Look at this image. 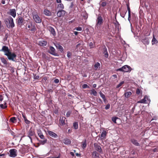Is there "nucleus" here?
Here are the masks:
<instances>
[{"instance_id":"nucleus-48","label":"nucleus","mask_w":158,"mask_h":158,"mask_svg":"<svg viewBox=\"0 0 158 158\" xmlns=\"http://www.w3.org/2000/svg\"><path fill=\"white\" fill-rule=\"evenodd\" d=\"M82 88L83 89H85L86 88H89V86H88L87 84H84L82 85Z\"/></svg>"},{"instance_id":"nucleus-28","label":"nucleus","mask_w":158,"mask_h":158,"mask_svg":"<svg viewBox=\"0 0 158 158\" xmlns=\"http://www.w3.org/2000/svg\"><path fill=\"white\" fill-rule=\"evenodd\" d=\"M63 142L65 144H69L71 143V141L69 139L66 138L64 140Z\"/></svg>"},{"instance_id":"nucleus-14","label":"nucleus","mask_w":158,"mask_h":158,"mask_svg":"<svg viewBox=\"0 0 158 158\" xmlns=\"http://www.w3.org/2000/svg\"><path fill=\"white\" fill-rule=\"evenodd\" d=\"M48 30L51 32L53 36L56 35V33L54 28L51 26H48L47 27Z\"/></svg>"},{"instance_id":"nucleus-32","label":"nucleus","mask_w":158,"mask_h":158,"mask_svg":"<svg viewBox=\"0 0 158 158\" xmlns=\"http://www.w3.org/2000/svg\"><path fill=\"white\" fill-rule=\"evenodd\" d=\"M38 134L39 137L41 139H44V135H43L41 131H38Z\"/></svg>"},{"instance_id":"nucleus-47","label":"nucleus","mask_w":158,"mask_h":158,"mask_svg":"<svg viewBox=\"0 0 158 158\" xmlns=\"http://www.w3.org/2000/svg\"><path fill=\"white\" fill-rule=\"evenodd\" d=\"M67 53V56L69 58H70L71 56H72V53L69 51Z\"/></svg>"},{"instance_id":"nucleus-57","label":"nucleus","mask_w":158,"mask_h":158,"mask_svg":"<svg viewBox=\"0 0 158 158\" xmlns=\"http://www.w3.org/2000/svg\"><path fill=\"white\" fill-rule=\"evenodd\" d=\"M89 46L91 48H93V43L92 42L90 43L89 44Z\"/></svg>"},{"instance_id":"nucleus-1","label":"nucleus","mask_w":158,"mask_h":158,"mask_svg":"<svg viewBox=\"0 0 158 158\" xmlns=\"http://www.w3.org/2000/svg\"><path fill=\"white\" fill-rule=\"evenodd\" d=\"M5 22L8 28H13L15 26L13 19L10 16L5 19Z\"/></svg>"},{"instance_id":"nucleus-40","label":"nucleus","mask_w":158,"mask_h":158,"mask_svg":"<svg viewBox=\"0 0 158 158\" xmlns=\"http://www.w3.org/2000/svg\"><path fill=\"white\" fill-rule=\"evenodd\" d=\"M99 4L103 7H104L107 5V4H106V2L104 1L102 2H100L99 3Z\"/></svg>"},{"instance_id":"nucleus-27","label":"nucleus","mask_w":158,"mask_h":158,"mask_svg":"<svg viewBox=\"0 0 158 158\" xmlns=\"http://www.w3.org/2000/svg\"><path fill=\"white\" fill-rule=\"evenodd\" d=\"M142 42L145 44H148L149 43V40L148 38H145L142 40Z\"/></svg>"},{"instance_id":"nucleus-50","label":"nucleus","mask_w":158,"mask_h":158,"mask_svg":"<svg viewBox=\"0 0 158 158\" xmlns=\"http://www.w3.org/2000/svg\"><path fill=\"white\" fill-rule=\"evenodd\" d=\"M74 30H76L77 31H81L82 30V28L81 27H78L75 28Z\"/></svg>"},{"instance_id":"nucleus-23","label":"nucleus","mask_w":158,"mask_h":158,"mask_svg":"<svg viewBox=\"0 0 158 158\" xmlns=\"http://www.w3.org/2000/svg\"><path fill=\"white\" fill-rule=\"evenodd\" d=\"M44 14L47 16H50L51 15V12L47 9L44 10Z\"/></svg>"},{"instance_id":"nucleus-59","label":"nucleus","mask_w":158,"mask_h":158,"mask_svg":"<svg viewBox=\"0 0 158 158\" xmlns=\"http://www.w3.org/2000/svg\"><path fill=\"white\" fill-rule=\"evenodd\" d=\"M73 2H72L71 3V5L69 7V8H72L73 6Z\"/></svg>"},{"instance_id":"nucleus-25","label":"nucleus","mask_w":158,"mask_h":158,"mask_svg":"<svg viewBox=\"0 0 158 158\" xmlns=\"http://www.w3.org/2000/svg\"><path fill=\"white\" fill-rule=\"evenodd\" d=\"M131 142L134 145L136 146H139V144L137 142V141L134 139H131Z\"/></svg>"},{"instance_id":"nucleus-17","label":"nucleus","mask_w":158,"mask_h":158,"mask_svg":"<svg viewBox=\"0 0 158 158\" xmlns=\"http://www.w3.org/2000/svg\"><path fill=\"white\" fill-rule=\"evenodd\" d=\"M55 45L56 47V48L58 49L61 52L63 53L64 52V49L63 47L61 46L60 44L59 43H56L55 44Z\"/></svg>"},{"instance_id":"nucleus-20","label":"nucleus","mask_w":158,"mask_h":158,"mask_svg":"<svg viewBox=\"0 0 158 158\" xmlns=\"http://www.w3.org/2000/svg\"><path fill=\"white\" fill-rule=\"evenodd\" d=\"M38 44L41 46H45L47 44V42L45 40H40L39 41Z\"/></svg>"},{"instance_id":"nucleus-34","label":"nucleus","mask_w":158,"mask_h":158,"mask_svg":"<svg viewBox=\"0 0 158 158\" xmlns=\"http://www.w3.org/2000/svg\"><path fill=\"white\" fill-rule=\"evenodd\" d=\"M0 59L2 63L4 64L5 65H7V62L5 58L3 57H1Z\"/></svg>"},{"instance_id":"nucleus-6","label":"nucleus","mask_w":158,"mask_h":158,"mask_svg":"<svg viewBox=\"0 0 158 158\" xmlns=\"http://www.w3.org/2000/svg\"><path fill=\"white\" fill-rule=\"evenodd\" d=\"M103 22V20L102 17L100 15H98L96 20L97 26L101 25L102 23Z\"/></svg>"},{"instance_id":"nucleus-24","label":"nucleus","mask_w":158,"mask_h":158,"mask_svg":"<svg viewBox=\"0 0 158 158\" xmlns=\"http://www.w3.org/2000/svg\"><path fill=\"white\" fill-rule=\"evenodd\" d=\"M127 10L126 9L122 10L121 11L120 13L121 16L122 17L124 18L125 16V15L127 13Z\"/></svg>"},{"instance_id":"nucleus-39","label":"nucleus","mask_w":158,"mask_h":158,"mask_svg":"<svg viewBox=\"0 0 158 158\" xmlns=\"http://www.w3.org/2000/svg\"><path fill=\"white\" fill-rule=\"evenodd\" d=\"M43 140L39 141L41 144L42 145H44L45 143L47 142V139H45L44 138V139H42Z\"/></svg>"},{"instance_id":"nucleus-11","label":"nucleus","mask_w":158,"mask_h":158,"mask_svg":"<svg viewBox=\"0 0 158 158\" xmlns=\"http://www.w3.org/2000/svg\"><path fill=\"white\" fill-rule=\"evenodd\" d=\"M35 134V131L32 129H30L27 135V136L30 139L31 141L32 142V139L31 136H33Z\"/></svg>"},{"instance_id":"nucleus-29","label":"nucleus","mask_w":158,"mask_h":158,"mask_svg":"<svg viewBox=\"0 0 158 158\" xmlns=\"http://www.w3.org/2000/svg\"><path fill=\"white\" fill-rule=\"evenodd\" d=\"M100 64L98 62H97L95 63V64L94 65V69L97 70H98V69L99 68V69L100 68Z\"/></svg>"},{"instance_id":"nucleus-51","label":"nucleus","mask_w":158,"mask_h":158,"mask_svg":"<svg viewBox=\"0 0 158 158\" xmlns=\"http://www.w3.org/2000/svg\"><path fill=\"white\" fill-rule=\"evenodd\" d=\"M140 93V90L139 89L137 88L136 90V93L137 94H139Z\"/></svg>"},{"instance_id":"nucleus-22","label":"nucleus","mask_w":158,"mask_h":158,"mask_svg":"<svg viewBox=\"0 0 158 158\" xmlns=\"http://www.w3.org/2000/svg\"><path fill=\"white\" fill-rule=\"evenodd\" d=\"M127 10H128V20L129 21V22H130L131 10H130V9L129 5H128V4H127Z\"/></svg>"},{"instance_id":"nucleus-62","label":"nucleus","mask_w":158,"mask_h":158,"mask_svg":"<svg viewBox=\"0 0 158 158\" xmlns=\"http://www.w3.org/2000/svg\"><path fill=\"white\" fill-rule=\"evenodd\" d=\"M22 116L23 118H25L26 117V116H25V114L24 113H22Z\"/></svg>"},{"instance_id":"nucleus-33","label":"nucleus","mask_w":158,"mask_h":158,"mask_svg":"<svg viewBox=\"0 0 158 158\" xmlns=\"http://www.w3.org/2000/svg\"><path fill=\"white\" fill-rule=\"evenodd\" d=\"M158 43V41L155 38L154 36L153 35V37L152 41V45L156 44Z\"/></svg>"},{"instance_id":"nucleus-43","label":"nucleus","mask_w":158,"mask_h":158,"mask_svg":"<svg viewBox=\"0 0 158 158\" xmlns=\"http://www.w3.org/2000/svg\"><path fill=\"white\" fill-rule=\"evenodd\" d=\"M118 119L119 120V118L116 117H113L112 118V121L115 123H116V121Z\"/></svg>"},{"instance_id":"nucleus-63","label":"nucleus","mask_w":158,"mask_h":158,"mask_svg":"<svg viewBox=\"0 0 158 158\" xmlns=\"http://www.w3.org/2000/svg\"><path fill=\"white\" fill-rule=\"evenodd\" d=\"M70 155H71L72 156H74V152H70Z\"/></svg>"},{"instance_id":"nucleus-61","label":"nucleus","mask_w":158,"mask_h":158,"mask_svg":"<svg viewBox=\"0 0 158 158\" xmlns=\"http://www.w3.org/2000/svg\"><path fill=\"white\" fill-rule=\"evenodd\" d=\"M157 119V117L156 116H154L153 118H152L151 121H152L153 120H156Z\"/></svg>"},{"instance_id":"nucleus-46","label":"nucleus","mask_w":158,"mask_h":158,"mask_svg":"<svg viewBox=\"0 0 158 158\" xmlns=\"http://www.w3.org/2000/svg\"><path fill=\"white\" fill-rule=\"evenodd\" d=\"M16 120V118H15V117H13L12 118H11L10 119V121L12 123H14Z\"/></svg>"},{"instance_id":"nucleus-45","label":"nucleus","mask_w":158,"mask_h":158,"mask_svg":"<svg viewBox=\"0 0 158 158\" xmlns=\"http://www.w3.org/2000/svg\"><path fill=\"white\" fill-rule=\"evenodd\" d=\"M124 83V81H121L116 86V88H118L122 85Z\"/></svg>"},{"instance_id":"nucleus-7","label":"nucleus","mask_w":158,"mask_h":158,"mask_svg":"<svg viewBox=\"0 0 158 158\" xmlns=\"http://www.w3.org/2000/svg\"><path fill=\"white\" fill-rule=\"evenodd\" d=\"M17 150L15 149H11L10 150V156L12 157H15L17 156Z\"/></svg>"},{"instance_id":"nucleus-8","label":"nucleus","mask_w":158,"mask_h":158,"mask_svg":"<svg viewBox=\"0 0 158 158\" xmlns=\"http://www.w3.org/2000/svg\"><path fill=\"white\" fill-rule=\"evenodd\" d=\"M33 18L35 22L37 23H40L41 22V19L37 14L34 15L33 16Z\"/></svg>"},{"instance_id":"nucleus-38","label":"nucleus","mask_w":158,"mask_h":158,"mask_svg":"<svg viewBox=\"0 0 158 158\" xmlns=\"http://www.w3.org/2000/svg\"><path fill=\"white\" fill-rule=\"evenodd\" d=\"M104 1L107 4V6H109L111 4L112 0H104Z\"/></svg>"},{"instance_id":"nucleus-37","label":"nucleus","mask_w":158,"mask_h":158,"mask_svg":"<svg viewBox=\"0 0 158 158\" xmlns=\"http://www.w3.org/2000/svg\"><path fill=\"white\" fill-rule=\"evenodd\" d=\"M91 94H93L94 96H96L97 95V92L94 89H93L90 90Z\"/></svg>"},{"instance_id":"nucleus-15","label":"nucleus","mask_w":158,"mask_h":158,"mask_svg":"<svg viewBox=\"0 0 158 158\" xmlns=\"http://www.w3.org/2000/svg\"><path fill=\"white\" fill-rule=\"evenodd\" d=\"M66 12L63 10H59L57 13V15L58 17H61L64 16Z\"/></svg>"},{"instance_id":"nucleus-10","label":"nucleus","mask_w":158,"mask_h":158,"mask_svg":"<svg viewBox=\"0 0 158 158\" xmlns=\"http://www.w3.org/2000/svg\"><path fill=\"white\" fill-rule=\"evenodd\" d=\"M49 49L50 51L49 52V53L50 54L55 56H58V54L55 52V49L53 47L51 46H50L49 47Z\"/></svg>"},{"instance_id":"nucleus-30","label":"nucleus","mask_w":158,"mask_h":158,"mask_svg":"<svg viewBox=\"0 0 158 158\" xmlns=\"http://www.w3.org/2000/svg\"><path fill=\"white\" fill-rule=\"evenodd\" d=\"M99 94L101 97L102 98L104 102H105L106 101V99L104 94H103L101 91L99 92Z\"/></svg>"},{"instance_id":"nucleus-4","label":"nucleus","mask_w":158,"mask_h":158,"mask_svg":"<svg viewBox=\"0 0 158 158\" xmlns=\"http://www.w3.org/2000/svg\"><path fill=\"white\" fill-rule=\"evenodd\" d=\"M150 102V100L147 96H145L143 98L137 102V103H147Z\"/></svg>"},{"instance_id":"nucleus-13","label":"nucleus","mask_w":158,"mask_h":158,"mask_svg":"<svg viewBox=\"0 0 158 158\" xmlns=\"http://www.w3.org/2000/svg\"><path fill=\"white\" fill-rule=\"evenodd\" d=\"M123 72H130L131 71V67L127 65L123 66Z\"/></svg>"},{"instance_id":"nucleus-16","label":"nucleus","mask_w":158,"mask_h":158,"mask_svg":"<svg viewBox=\"0 0 158 158\" xmlns=\"http://www.w3.org/2000/svg\"><path fill=\"white\" fill-rule=\"evenodd\" d=\"M47 132L48 133L50 136L52 137H53L54 138H56L58 137L56 133H55L54 132L52 131H47Z\"/></svg>"},{"instance_id":"nucleus-58","label":"nucleus","mask_w":158,"mask_h":158,"mask_svg":"<svg viewBox=\"0 0 158 158\" xmlns=\"http://www.w3.org/2000/svg\"><path fill=\"white\" fill-rule=\"evenodd\" d=\"M3 100L2 95L0 94V101H2Z\"/></svg>"},{"instance_id":"nucleus-5","label":"nucleus","mask_w":158,"mask_h":158,"mask_svg":"<svg viewBox=\"0 0 158 158\" xmlns=\"http://www.w3.org/2000/svg\"><path fill=\"white\" fill-rule=\"evenodd\" d=\"M94 147L95 150L100 153L103 154V151L101 146L97 143H95L94 144Z\"/></svg>"},{"instance_id":"nucleus-31","label":"nucleus","mask_w":158,"mask_h":158,"mask_svg":"<svg viewBox=\"0 0 158 158\" xmlns=\"http://www.w3.org/2000/svg\"><path fill=\"white\" fill-rule=\"evenodd\" d=\"M131 93L130 91L127 92L124 94V96L126 98H129L131 95Z\"/></svg>"},{"instance_id":"nucleus-60","label":"nucleus","mask_w":158,"mask_h":158,"mask_svg":"<svg viewBox=\"0 0 158 158\" xmlns=\"http://www.w3.org/2000/svg\"><path fill=\"white\" fill-rule=\"evenodd\" d=\"M25 122L27 124H29L30 123V122L29 120H27Z\"/></svg>"},{"instance_id":"nucleus-52","label":"nucleus","mask_w":158,"mask_h":158,"mask_svg":"<svg viewBox=\"0 0 158 158\" xmlns=\"http://www.w3.org/2000/svg\"><path fill=\"white\" fill-rule=\"evenodd\" d=\"M110 105L109 104H107L105 107V109L106 110H108L110 108Z\"/></svg>"},{"instance_id":"nucleus-9","label":"nucleus","mask_w":158,"mask_h":158,"mask_svg":"<svg viewBox=\"0 0 158 158\" xmlns=\"http://www.w3.org/2000/svg\"><path fill=\"white\" fill-rule=\"evenodd\" d=\"M0 51L3 52L6 56V54H8L10 52L8 47L6 46H2V49L0 50Z\"/></svg>"},{"instance_id":"nucleus-12","label":"nucleus","mask_w":158,"mask_h":158,"mask_svg":"<svg viewBox=\"0 0 158 158\" xmlns=\"http://www.w3.org/2000/svg\"><path fill=\"white\" fill-rule=\"evenodd\" d=\"M66 118L64 117H60L59 120V123L60 125L62 126L65 124V121H67Z\"/></svg>"},{"instance_id":"nucleus-35","label":"nucleus","mask_w":158,"mask_h":158,"mask_svg":"<svg viewBox=\"0 0 158 158\" xmlns=\"http://www.w3.org/2000/svg\"><path fill=\"white\" fill-rule=\"evenodd\" d=\"M82 147L83 148H85L87 146V142L86 140L85 139L84 141L82 142Z\"/></svg>"},{"instance_id":"nucleus-49","label":"nucleus","mask_w":158,"mask_h":158,"mask_svg":"<svg viewBox=\"0 0 158 158\" xmlns=\"http://www.w3.org/2000/svg\"><path fill=\"white\" fill-rule=\"evenodd\" d=\"M71 113V111H68L66 114V116L67 117H68L70 116V114Z\"/></svg>"},{"instance_id":"nucleus-3","label":"nucleus","mask_w":158,"mask_h":158,"mask_svg":"<svg viewBox=\"0 0 158 158\" xmlns=\"http://www.w3.org/2000/svg\"><path fill=\"white\" fill-rule=\"evenodd\" d=\"M24 21L23 17L22 16H19L16 19V23L18 26H21L23 24V22Z\"/></svg>"},{"instance_id":"nucleus-36","label":"nucleus","mask_w":158,"mask_h":158,"mask_svg":"<svg viewBox=\"0 0 158 158\" xmlns=\"http://www.w3.org/2000/svg\"><path fill=\"white\" fill-rule=\"evenodd\" d=\"M73 126L75 129H77L78 128V123L77 122H74L73 124Z\"/></svg>"},{"instance_id":"nucleus-42","label":"nucleus","mask_w":158,"mask_h":158,"mask_svg":"<svg viewBox=\"0 0 158 158\" xmlns=\"http://www.w3.org/2000/svg\"><path fill=\"white\" fill-rule=\"evenodd\" d=\"M31 28L29 30L32 32H35L36 30V28L35 26V25H32L31 24Z\"/></svg>"},{"instance_id":"nucleus-41","label":"nucleus","mask_w":158,"mask_h":158,"mask_svg":"<svg viewBox=\"0 0 158 158\" xmlns=\"http://www.w3.org/2000/svg\"><path fill=\"white\" fill-rule=\"evenodd\" d=\"M93 155L95 157L97 158L99 157V155L98 153L96 151H94L93 153Z\"/></svg>"},{"instance_id":"nucleus-19","label":"nucleus","mask_w":158,"mask_h":158,"mask_svg":"<svg viewBox=\"0 0 158 158\" xmlns=\"http://www.w3.org/2000/svg\"><path fill=\"white\" fill-rule=\"evenodd\" d=\"M107 132L105 130H103L101 133L100 138L101 139H104L107 134Z\"/></svg>"},{"instance_id":"nucleus-21","label":"nucleus","mask_w":158,"mask_h":158,"mask_svg":"<svg viewBox=\"0 0 158 158\" xmlns=\"http://www.w3.org/2000/svg\"><path fill=\"white\" fill-rule=\"evenodd\" d=\"M103 53L104 54V56L107 58L108 57V53L107 52V48L105 47L103 49Z\"/></svg>"},{"instance_id":"nucleus-18","label":"nucleus","mask_w":158,"mask_h":158,"mask_svg":"<svg viewBox=\"0 0 158 158\" xmlns=\"http://www.w3.org/2000/svg\"><path fill=\"white\" fill-rule=\"evenodd\" d=\"M10 15L14 18H15L16 16V12L15 9H13L10 10Z\"/></svg>"},{"instance_id":"nucleus-53","label":"nucleus","mask_w":158,"mask_h":158,"mask_svg":"<svg viewBox=\"0 0 158 158\" xmlns=\"http://www.w3.org/2000/svg\"><path fill=\"white\" fill-rule=\"evenodd\" d=\"M116 71H121V72H123V67H122L121 68H120L119 69H117L116 70Z\"/></svg>"},{"instance_id":"nucleus-2","label":"nucleus","mask_w":158,"mask_h":158,"mask_svg":"<svg viewBox=\"0 0 158 158\" xmlns=\"http://www.w3.org/2000/svg\"><path fill=\"white\" fill-rule=\"evenodd\" d=\"M6 56L7 57L8 59L10 60L15 61V58L16 57V55L14 53H12L10 52L8 54H6Z\"/></svg>"},{"instance_id":"nucleus-55","label":"nucleus","mask_w":158,"mask_h":158,"mask_svg":"<svg viewBox=\"0 0 158 158\" xmlns=\"http://www.w3.org/2000/svg\"><path fill=\"white\" fill-rule=\"evenodd\" d=\"M39 76H38V75H35L34 76V78L35 79H38L39 78Z\"/></svg>"},{"instance_id":"nucleus-26","label":"nucleus","mask_w":158,"mask_h":158,"mask_svg":"<svg viewBox=\"0 0 158 158\" xmlns=\"http://www.w3.org/2000/svg\"><path fill=\"white\" fill-rule=\"evenodd\" d=\"M64 8V5L60 3H59L57 5V9H58L59 10H63Z\"/></svg>"},{"instance_id":"nucleus-44","label":"nucleus","mask_w":158,"mask_h":158,"mask_svg":"<svg viewBox=\"0 0 158 158\" xmlns=\"http://www.w3.org/2000/svg\"><path fill=\"white\" fill-rule=\"evenodd\" d=\"M6 102H5L4 105L3 104H1L0 105V107L2 109H5L7 107V106L6 105Z\"/></svg>"},{"instance_id":"nucleus-64","label":"nucleus","mask_w":158,"mask_h":158,"mask_svg":"<svg viewBox=\"0 0 158 158\" xmlns=\"http://www.w3.org/2000/svg\"><path fill=\"white\" fill-rule=\"evenodd\" d=\"M78 33V32L77 31H74V34L75 35H77Z\"/></svg>"},{"instance_id":"nucleus-54","label":"nucleus","mask_w":158,"mask_h":158,"mask_svg":"<svg viewBox=\"0 0 158 158\" xmlns=\"http://www.w3.org/2000/svg\"><path fill=\"white\" fill-rule=\"evenodd\" d=\"M54 82L56 84H57L59 82V80L58 79H56L54 80Z\"/></svg>"},{"instance_id":"nucleus-56","label":"nucleus","mask_w":158,"mask_h":158,"mask_svg":"<svg viewBox=\"0 0 158 158\" xmlns=\"http://www.w3.org/2000/svg\"><path fill=\"white\" fill-rule=\"evenodd\" d=\"M82 16L85 19H86L88 17L87 15L86 14L82 15Z\"/></svg>"}]
</instances>
